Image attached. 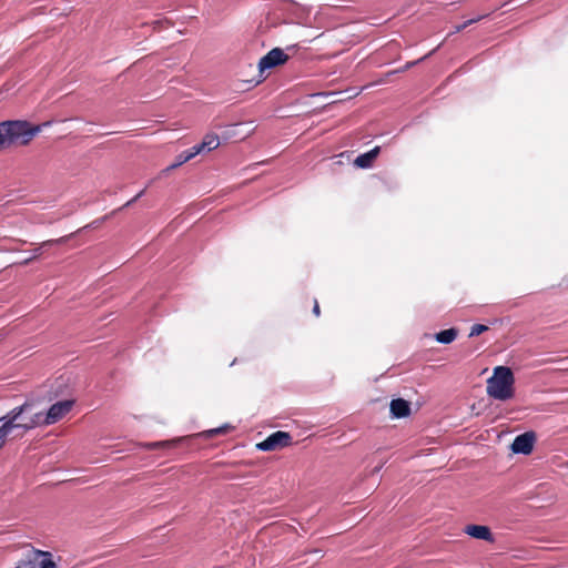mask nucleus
I'll list each match as a JSON object with an SVG mask.
<instances>
[{"label": "nucleus", "instance_id": "1", "mask_svg": "<svg viewBox=\"0 0 568 568\" xmlns=\"http://www.w3.org/2000/svg\"><path fill=\"white\" fill-rule=\"evenodd\" d=\"M73 400H61L53 404L48 412H33V403L24 402L0 417V449L6 445L7 437L13 429L31 430L49 426L62 419L72 408Z\"/></svg>", "mask_w": 568, "mask_h": 568}, {"label": "nucleus", "instance_id": "2", "mask_svg": "<svg viewBox=\"0 0 568 568\" xmlns=\"http://www.w3.org/2000/svg\"><path fill=\"white\" fill-rule=\"evenodd\" d=\"M40 131V125L32 126L27 121L0 122V150L17 144L27 145Z\"/></svg>", "mask_w": 568, "mask_h": 568}, {"label": "nucleus", "instance_id": "3", "mask_svg": "<svg viewBox=\"0 0 568 568\" xmlns=\"http://www.w3.org/2000/svg\"><path fill=\"white\" fill-rule=\"evenodd\" d=\"M515 377L507 366L494 368L493 376L487 379V394L497 400H507L514 396Z\"/></svg>", "mask_w": 568, "mask_h": 568}, {"label": "nucleus", "instance_id": "4", "mask_svg": "<svg viewBox=\"0 0 568 568\" xmlns=\"http://www.w3.org/2000/svg\"><path fill=\"white\" fill-rule=\"evenodd\" d=\"M291 439H292V437L288 433L278 430V432L271 434L263 442L258 443L256 445V447L260 450L270 452V450H274V449L282 448V447L290 445Z\"/></svg>", "mask_w": 568, "mask_h": 568}, {"label": "nucleus", "instance_id": "5", "mask_svg": "<svg viewBox=\"0 0 568 568\" xmlns=\"http://www.w3.org/2000/svg\"><path fill=\"white\" fill-rule=\"evenodd\" d=\"M288 60V55L281 48H274L261 58L258 70L263 73L267 69L284 64Z\"/></svg>", "mask_w": 568, "mask_h": 568}, {"label": "nucleus", "instance_id": "6", "mask_svg": "<svg viewBox=\"0 0 568 568\" xmlns=\"http://www.w3.org/2000/svg\"><path fill=\"white\" fill-rule=\"evenodd\" d=\"M535 434L532 432H527L521 435H518L513 444L511 450L516 454L527 455L531 453L535 443Z\"/></svg>", "mask_w": 568, "mask_h": 568}, {"label": "nucleus", "instance_id": "7", "mask_svg": "<svg viewBox=\"0 0 568 568\" xmlns=\"http://www.w3.org/2000/svg\"><path fill=\"white\" fill-rule=\"evenodd\" d=\"M16 568H54L49 552H39L34 560H22Z\"/></svg>", "mask_w": 568, "mask_h": 568}, {"label": "nucleus", "instance_id": "8", "mask_svg": "<svg viewBox=\"0 0 568 568\" xmlns=\"http://www.w3.org/2000/svg\"><path fill=\"white\" fill-rule=\"evenodd\" d=\"M468 536L485 541L493 542L494 536L488 526L484 525H468L464 530Z\"/></svg>", "mask_w": 568, "mask_h": 568}, {"label": "nucleus", "instance_id": "9", "mask_svg": "<svg viewBox=\"0 0 568 568\" xmlns=\"http://www.w3.org/2000/svg\"><path fill=\"white\" fill-rule=\"evenodd\" d=\"M220 145V138L217 134H206L203 141L192 146L194 153L197 155L202 152H210L217 149Z\"/></svg>", "mask_w": 568, "mask_h": 568}, {"label": "nucleus", "instance_id": "10", "mask_svg": "<svg viewBox=\"0 0 568 568\" xmlns=\"http://www.w3.org/2000/svg\"><path fill=\"white\" fill-rule=\"evenodd\" d=\"M390 414L395 418H404L410 414L409 403L403 398H396L390 402Z\"/></svg>", "mask_w": 568, "mask_h": 568}, {"label": "nucleus", "instance_id": "11", "mask_svg": "<svg viewBox=\"0 0 568 568\" xmlns=\"http://www.w3.org/2000/svg\"><path fill=\"white\" fill-rule=\"evenodd\" d=\"M378 152H379V148L376 146L374 149H372L371 151L366 152V153H363L361 155H358L356 159H355V165L358 166V168H362V169H366V168H369L372 162L376 159V156L378 155Z\"/></svg>", "mask_w": 568, "mask_h": 568}, {"label": "nucleus", "instance_id": "12", "mask_svg": "<svg viewBox=\"0 0 568 568\" xmlns=\"http://www.w3.org/2000/svg\"><path fill=\"white\" fill-rule=\"evenodd\" d=\"M457 334H458V332L456 328H448V329L438 332L435 335V339L440 344H450L452 342H454L456 339Z\"/></svg>", "mask_w": 568, "mask_h": 568}, {"label": "nucleus", "instance_id": "13", "mask_svg": "<svg viewBox=\"0 0 568 568\" xmlns=\"http://www.w3.org/2000/svg\"><path fill=\"white\" fill-rule=\"evenodd\" d=\"M196 154L194 153L193 149H189L184 152H182L181 154H179L176 156V161L174 163H172L168 169L166 171H170V170H174L176 168H179L180 165L184 164L185 162L190 161L191 159H193Z\"/></svg>", "mask_w": 568, "mask_h": 568}, {"label": "nucleus", "instance_id": "14", "mask_svg": "<svg viewBox=\"0 0 568 568\" xmlns=\"http://www.w3.org/2000/svg\"><path fill=\"white\" fill-rule=\"evenodd\" d=\"M488 327L484 324H475L470 328L469 337L478 336L486 332Z\"/></svg>", "mask_w": 568, "mask_h": 568}, {"label": "nucleus", "instance_id": "15", "mask_svg": "<svg viewBox=\"0 0 568 568\" xmlns=\"http://www.w3.org/2000/svg\"><path fill=\"white\" fill-rule=\"evenodd\" d=\"M172 445V442H154V443H149L145 445V447L148 449H158L160 447H166V446H171Z\"/></svg>", "mask_w": 568, "mask_h": 568}, {"label": "nucleus", "instance_id": "16", "mask_svg": "<svg viewBox=\"0 0 568 568\" xmlns=\"http://www.w3.org/2000/svg\"><path fill=\"white\" fill-rule=\"evenodd\" d=\"M229 428H230L229 425H225V426H222L219 428L211 429L207 432V434H209V436L217 435V434L226 432V429H229Z\"/></svg>", "mask_w": 568, "mask_h": 568}, {"label": "nucleus", "instance_id": "17", "mask_svg": "<svg viewBox=\"0 0 568 568\" xmlns=\"http://www.w3.org/2000/svg\"><path fill=\"white\" fill-rule=\"evenodd\" d=\"M145 192V189L140 191L132 200L128 201L125 204H124V207H128L130 206L132 203H134L138 199H140Z\"/></svg>", "mask_w": 568, "mask_h": 568}, {"label": "nucleus", "instance_id": "18", "mask_svg": "<svg viewBox=\"0 0 568 568\" xmlns=\"http://www.w3.org/2000/svg\"><path fill=\"white\" fill-rule=\"evenodd\" d=\"M481 19V17H477V18H474V19H470V20H467L465 21L462 26H465V28H467L468 26L479 21Z\"/></svg>", "mask_w": 568, "mask_h": 568}, {"label": "nucleus", "instance_id": "19", "mask_svg": "<svg viewBox=\"0 0 568 568\" xmlns=\"http://www.w3.org/2000/svg\"><path fill=\"white\" fill-rule=\"evenodd\" d=\"M313 313L318 316L320 315V305L317 303V301L315 300V303H314V307H313Z\"/></svg>", "mask_w": 568, "mask_h": 568}, {"label": "nucleus", "instance_id": "20", "mask_svg": "<svg viewBox=\"0 0 568 568\" xmlns=\"http://www.w3.org/2000/svg\"><path fill=\"white\" fill-rule=\"evenodd\" d=\"M39 254H40V248L34 250V254L31 257L27 258L24 262L27 263V262L36 258Z\"/></svg>", "mask_w": 568, "mask_h": 568}, {"label": "nucleus", "instance_id": "21", "mask_svg": "<svg viewBox=\"0 0 568 568\" xmlns=\"http://www.w3.org/2000/svg\"><path fill=\"white\" fill-rule=\"evenodd\" d=\"M464 29H465V26H462V24L460 26H456L454 32H460Z\"/></svg>", "mask_w": 568, "mask_h": 568}]
</instances>
